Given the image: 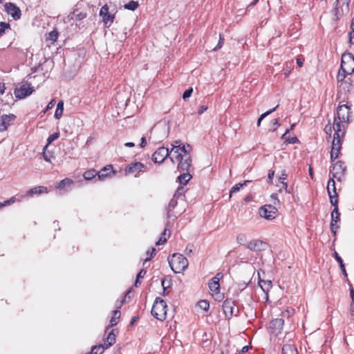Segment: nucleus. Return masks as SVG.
Segmentation results:
<instances>
[{"instance_id": "f257e3e1", "label": "nucleus", "mask_w": 354, "mask_h": 354, "mask_svg": "<svg viewBox=\"0 0 354 354\" xmlns=\"http://www.w3.org/2000/svg\"><path fill=\"white\" fill-rule=\"evenodd\" d=\"M168 262L171 269L175 273H180L185 271L189 264L187 259L179 253H174L171 257H169Z\"/></svg>"}, {"instance_id": "f03ea898", "label": "nucleus", "mask_w": 354, "mask_h": 354, "mask_svg": "<svg viewBox=\"0 0 354 354\" xmlns=\"http://www.w3.org/2000/svg\"><path fill=\"white\" fill-rule=\"evenodd\" d=\"M295 334L286 333L283 339H279L278 344L281 346L282 354H298L297 349L293 342Z\"/></svg>"}, {"instance_id": "7ed1b4c3", "label": "nucleus", "mask_w": 354, "mask_h": 354, "mask_svg": "<svg viewBox=\"0 0 354 354\" xmlns=\"http://www.w3.org/2000/svg\"><path fill=\"white\" fill-rule=\"evenodd\" d=\"M169 132V126L165 122H159L151 129L150 133L155 142H161L168 136Z\"/></svg>"}, {"instance_id": "20e7f679", "label": "nucleus", "mask_w": 354, "mask_h": 354, "mask_svg": "<svg viewBox=\"0 0 354 354\" xmlns=\"http://www.w3.org/2000/svg\"><path fill=\"white\" fill-rule=\"evenodd\" d=\"M167 308V304L162 299L156 298L151 309V315L158 320H164L166 318Z\"/></svg>"}, {"instance_id": "39448f33", "label": "nucleus", "mask_w": 354, "mask_h": 354, "mask_svg": "<svg viewBox=\"0 0 354 354\" xmlns=\"http://www.w3.org/2000/svg\"><path fill=\"white\" fill-rule=\"evenodd\" d=\"M191 149L192 147L189 145H187V146L185 145H174V147L170 151V154L171 155L170 156L171 161L175 163L179 160L180 157L183 156L179 153L180 151L184 153L183 156H185L187 153L190 154Z\"/></svg>"}, {"instance_id": "423d86ee", "label": "nucleus", "mask_w": 354, "mask_h": 354, "mask_svg": "<svg viewBox=\"0 0 354 354\" xmlns=\"http://www.w3.org/2000/svg\"><path fill=\"white\" fill-rule=\"evenodd\" d=\"M340 68L346 73L351 74L354 71V57L351 53L342 55Z\"/></svg>"}, {"instance_id": "0eeeda50", "label": "nucleus", "mask_w": 354, "mask_h": 354, "mask_svg": "<svg viewBox=\"0 0 354 354\" xmlns=\"http://www.w3.org/2000/svg\"><path fill=\"white\" fill-rule=\"evenodd\" d=\"M346 171V167L342 161H337L335 163L330 169V174L333 178H335L337 180H341L344 176Z\"/></svg>"}, {"instance_id": "6e6552de", "label": "nucleus", "mask_w": 354, "mask_h": 354, "mask_svg": "<svg viewBox=\"0 0 354 354\" xmlns=\"http://www.w3.org/2000/svg\"><path fill=\"white\" fill-rule=\"evenodd\" d=\"M99 15L102 18L104 25L107 27L111 26L115 19V14L109 11V6L106 4L104 5L100 8Z\"/></svg>"}, {"instance_id": "1a4fd4ad", "label": "nucleus", "mask_w": 354, "mask_h": 354, "mask_svg": "<svg viewBox=\"0 0 354 354\" xmlns=\"http://www.w3.org/2000/svg\"><path fill=\"white\" fill-rule=\"evenodd\" d=\"M277 209L271 205H266L259 209V215L266 219L272 220L275 218Z\"/></svg>"}, {"instance_id": "9d476101", "label": "nucleus", "mask_w": 354, "mask_h": 354, "mask_svg": "<svg viewBox=\"0 0 354 354\" xmlns=\"http://www.w3.org/2000/svg\"><path fill=\"white\" fill-rule=\"evenodd\" d=\"M34 91V88L30 84L26 83L21 85L19 88L15 89L14 93L15 97L18 99H24L26 97L32 94Z\"/></svg>"}, {"instance_id": "9b49d317", "label": "nucleus", "mask_w": 354, "mask_h": 354, "mask_svg": "<svg viewBox=\"0 0 354 354\" xmlns=\"http://www.w3.org/2000/svg\"><path fill=\"white\" fill-rule=\"evenodd\" d=\"M245 248L250 251L259 252L266 250L267 243L259 239H252L245 244Z\"/></svg>"}, {"instance_id": "f8f14e48", "label": "nucleus", "mask_w": 354, "mask_h": 354, "mask_svg": "<svg viewBox=\"0 0 354 354\" xmlns=\"http://www.w3.org/2000/svg\"><path fill=\"white\" fill-rule=\"evenodd\" d=\"M145 168L144 164L140 162H136L134 163H131L128 165L125 169L126 174H134L135 177H138L141 172H143V169Z\"/></svg>"}, {"instance_id": "ddd939ff", "label": "nucleus", "mask_w": 354, "mask_h": 354, "mask_svg": "<svg viewBox=\"0 0 354 354\" xmlns=\"http://www.w3.org/2000/svg\"><path fill=\"white\" fill-rule=\"evenodd\" d=\"M170 151L166 147H159L152 155V160L154 162H162L169 155Z\"/></svg>"}, {"instance_id": "4468645a", "label": "nucleus", "mask_w": 354, "mask_h": 354, "mask_svg": "<svg viewBox=\"0 0 354 354\" xmlns=\"http://www.w3.org/2000/svg\"><path fill=\"white\" fill-rule=\"evenodd\" d=\"M350 108L346 104L339 105L337 109V119L342 122H348Z\"/></svg>"}, {"instance_id": "2eb2a0df", "label": "nucleus", "mask_w": 354, "mask_h": 354, "mask_svg": "<svg viewBox=\"0 0 354 354\" xmlns=\"http://www.w3.org/2000/svg\"><path fill=\"white\" fill-rule=\"evenodd\" d=\"M346 122H342L338 120L337 118L334 119L333 129L335 131L334 137L335 138H343L345 135V125L344 123Z\"/></svg>"}, {"instance_id": "dca6fc26", "label": "nucleus", "mask_w": 354, "mask_h": 354, "mask_svg": "<svg viewBox=\"0 0 354 354\" xmlns=\"http://www.w3.org/2000/svg\"><path fill=\"white\" fill-rule=\"evenodd\" d=\"M340 221V213L338 207L334 208L331 212L330 230L335 236L337 230L339 228L337 223Z\"/></svg>"}, {"instance_id": "f3484780", "label": "nucleus", "mask_w": 354, "mask_h": 354, "mask_svg": "<svg viewBox=\"0 0 354 354\" xmlns=\"http://www.w3.org/2000/svg\"><path fill=\"white\" fill-rule=\"evenodd\" d=\"M283 319L280 318L272 320L269 326L270 333L275 335L280 334L283 329Z\"/></svg>"}, {"instance_id": "a211bd4d", "label": "nucleus", "mask_w": 354, "mask_h": 354, "mask_svg": "<svg viewBox=\"0 0 354 354\" xmlns=\"http://www.w3.org/2000/svg\"><path fill=\"white\" fill-rule=\"evenodd\" d=\"M178 169L181 171H189L192 164V158L190 154L180 156L179 158Z\"/></svg>"}, {"instance_id": "6ab92c4d", "label": "nucleus", "mask_w": 354, "mask_h": 354, "mask_svg": "<svg viewBox=\"0 0 354 354\" xmlns=\"http://www.w3.org/2000/svg\"><path fill=\"white\" fill-rule=\"evenodd\" d=\"M183 190V188H178L177 191L175 192L173 198L170 200L167 207V217L171 218L172 217L171 212L174 209V208L176 207L178 202H177V197L180 196L182 194V192Z\"/></svg>"}, {"instance_id": "aec40b11", "label": "nucleus", "mask_w": 354, "mask_h": 354, "mask_svg": "<svg viewBox=\"0 0 354 354\" xmlns=\"http://www.w3.org/2000/svg\"><path fill=\"white\" fill-rule=\"evenodd\" d=\"M16 116L13 114H4L0 118V131H5L11 124V122L15 119Z\"/></svg>"}, {"instance_id": "412c9836", "label": "nucleus", "mask_w": 354, "mask_h": 354, "mask_svg": "<svg viewBox=\"0 0 354 354\" xmlns=\"http://www.w3.org/2000/svg\"><path fill=\"white\" fill-rule=\"evenodd\" d=\"M223 312L227 318L236 315L234 311V302L231 299H226L223 303Z\"/></svg>"}, {"instance_id": "4be33fe9", "label": "nucleus", "mask_w": 354, "mask_h": 354, "mask_svg": "<svg viewBox=\"0 0 354 354\" xmlns=\"http://www.w3.org/2000/svg\"><path fill=\"white\" fill-rule=\"evenodd\" d=\"M6 11L8 15L12 16L15 19H18L21 17L20 9L13 3H6L5 4Z\"/></svg>"}, {"instance_id": "5701e85b", "label": "nucleus", "mask_w": 354, "mask_h": 354, "mask_svg": "<svg viewBox=\"0 0 354 354\" xmlns=\"http://www.w3.org/2000/svg\"><path fill=\"white\" fill-rule=\"evenodd\" d=\"M112 174H114L113 167L109 165L97 172V178L100 180H104L106 178L111 177Z\"/></svg>"}, {"instance_id": "b1692460", "label": "nucleus", "mask_w": 354, "mask_h": 354, "mask_svg": "<svg viewBox=\"0 0 354 354\" xmlns=\"http://www.w3.org/2000/svg\"><path fill=\"white\" fill-rule=\"evenodd\" d=\"M209 288L211 292L214 293H218L220 290V284L218 281V277H213L209 282Z\"/></svg>"}, {"instance_id": "393cba45", "label": "nucleus", "mask_w": 354, "mask_h": 354, "mask_svg": "<svg viewBox=\"0 0 354 354\" xmlns=\"http://www.w3.org/2000/svg\"><path fill=\"white\" fill-rule=\"evenodd\" d=\"M113 315L110 320V324L109 326L106 328V332L107 331V330L111 328V327H113L115 325H117V324L118 323V321H119V319L120 317V310H115L113 312Z\"/></svg>"}, {"instance_id": "a878e982", "label": "nucleus", "mask_w": 354, "mask_h": 354, "mask_svg": "<svg viewBox=\"0 0 354 354\" xmlns=\"http://www.w3.org/2000/svg\"><path fill=\"white\" fill-rule=\"evenodd\" d=\"M115 342V335L114 333V330H111L106 338V341H105V344H104L107 348H109L110 346H111Z\"/></svg>"}, {"instance_id": "bb28decb", "label": "nucleus", "mask_w": 354, "mask_h": 354, "mask_svg": "<svg viewBox=\"0 0 354 354\" xmlns=\"http://www.w3.org/2000/svg\"><path fill=\"white\" fill-rule=\"evenodd\" d=\"M343 138H335V137H333V140L332 142V148H331V151H335V152H337V153H339L341 149H342V140Z\"/></svg>"}, {"instance_id": "cd10ccee", "label": "nucleus", "mask_w": 354, "mask_h": 354, "mask_svg": "<svg viewBox=\"0 0 354 354\" xmlns=\"http://www.w3.org/2000/svg\"><path fill=\"white\" fill-rule=\"evenodd\" d=\"M333 256L334 257L335 260L339 263V266L340 267V269H341L343 274L344 275V277H347V272H346V270L345 269V266L344 264L342 259L339 256L338 253L337 252H335V251L333 252Z\"/></svg>"}, {"instance_id": "c85d7f7f", "label": "nucleus", "mask_w": 354, "mask_h": 354, "mask_svg": "<svg viewBox=\"0 0 354 354\" xmlns=\"http://www.w3.org/2000/svg\"><path fill=\"white\" fill-rule=\"evenodd\" d=\"M334 178H335L331 177L329 178L328 181L327 192L328 195L332 194V192L335 194H337L336 192L335 182L334 180Z\"/></svg>"}, {"instance_id": "c756f323", "label": "nucleus", "mask_w": 354, "mask_h": 354, "mask_svg": "<svg viewBox=\"0 0 354 354\" xmlns=\"http://www.w3.org/2000/svg\"><path fill=\"white\" fill-rule=\"evenodd\" d=\"M259 284L264 292H268L272 288V282L270 280H261L259 281Z\"/></svg>"}, {"instance_id": "7c9ffc66", "label": "nucleus", "mask_w": 354, "mask_h": 354, "mask_svg": "<svg viewBox=\"0 0 354 354\" xmlns=\"http://www.w3.org/2000/svg\"><path fill=\"white\" fill-rule=\"evenodd\" d=\"M191 178L192 176L189 171H186L178 177V182L182 185H187Z\"/></svg>"}, {"instance_id": "2f4dec72", "label": "nucleus", "mask_w": 354, "mask_h": 354, "mask_svg": "<svg viewBox=\"0 0 354 354\" xmlns=\"http://www.w3.org/2000/svg\"><path fill=\"white\" fill-rule=\"evenodd\" d=\"M73 183V180L70 178H65L62 180H61L57 185L56 186V188L62 190L65 189L66 187H70Z\"/></svg>"}, {"instance_id": "473e14b6", "label": "nucleus", "mask_w": 354, "mask_h": 354, "mask_svg": "<svg viewBox=\"0 0 354 354\" xmlns=\"http://www.w3.org/2000/svg\"><path fill=\"white\" fill-rule=\"evenodd\" d=\"M64 111V102L62 100H59L57 103V108L55 112V118L56 119H59L62 115Z\"/></svg>"}, {"instance_id": "72a5a7b5", "label": "nucleus", "mask_w": 354, "mask_h": 354, "mask_svg": "<svg viewBox=\"0 0 354 354\" xmlns=\"http://www.w3.org/2000/svg\"><path fill=\"white\" fill-rule=\"evenodd\" d=\"M48 192V189L46 187L44 186H38L34 188H32L28 190V194H42V193H46Z\"/></svg>"}, {"instance_id": "f704fd0d", "label": "nucleus", "mask_w": 354, "mask_h": 354, "mask_svg": "<svg viewBox=\"0 0 354 354\" xmlns=\"http://www.w3.org/2000/svg\"><path fill=\"white\" fill-rule=\"evenodd\" d=\"M107 348L104 344H99L92 347L90 354H102Z\"/></svg>"}, {"instance_id": "c9c22d12", "label": "nucleus", "mask_w": 354, "mask_h": 354, "mask_svg": "<svg viewBox=\"0 0 354 354\" xmlns=\"http://www.w3.org/2000/svg\"><path fill=\"white\" fill-rule=\"evenodd\" d=\"M96 176H97V171L94 169L86 171L83 174L84 179L86 180H92Z\"/></svg>"}, {"instance_id": "e433bc0d", "label": "nucleus", "mask_w": 354, "mask_h": 354, "mask_svg": "<svg viewBox=\"0 0 354 354\" xmlns=\"http://www.w3.org/2000/svg\"><path fill=\"white\" fill-rule=\"evenodd\" d=\"M250 182H251L250 180H245L243 183H238V184H236L235 185H234L231 188L230 192V196H232V195L234 193H236V192H239L241 189V187H243V186L246 185L248 183H249Z\"/></svg>"}, {"instance_id": "4c0bfd02", "label": "nucleus", "mask_w": 354, "mask_h": 354, "mask_svg": "<svg viewBox=\"0 0 354 354\" xmlns=\"http://www.w3.org/2000/svg\"><path fill=\"white\" fill-rule=\"evenodd\" d=\"M138 6L139 4L137 1H130L124 5V8L127 10L133 11L138 8Z\"/></svg>"}, {"instance_id": "58836bf2", "label": "nucleus", "mask_w": 354, "mask_h": 354, "mask_svg": "<svg viewBox=\"0 0 354 354\" xmlns=\"http://www.w3.org/2000/svg\"><path fill=\"white\" fill-rule=\"evenodd\" d=\"M58 35L59 34L57 30H53L48 34V35L46 37V41H50L53 44L57 39Z\"/></svg>"}, {"instance_id": "ea45409f", "label": "nucleus", "mask_w": 354, "mask_h": 354, "mask_svg": "<svg viewBox=\"0 0 354 354\" xmlns=\"http://www.w3.org/2000/svg\"><path fill=\"white\" fill-rule=\"evenodd\" d=\"M278 106H279V105H277L274 108L270 109L269 111H266V113L261 114L257 120V126L259 127L261 124V120L263 119H264L266 116L270 115V113H273L278 108Z\"/></svg>"}, {"instance_id": "a19ab883", "label": "nucleus", "mask_w": 354, "mask_h": 354, "mask_svg": "<svg viewBox=\"0 0 354 354\" xmlns=\"http://www.w3.org/2000/svg\"><path fill=\"white\" fill-rule=\"evenodd\" d=\"M247 240L246 235L245 234H239L236 236L237 243L240 245H243L245 247V242Z\"/></svg>"}, {"instance_id": "79ce46f5", "label": "nucleus", "mask_w": 354, "mask_h": 354, "mask_svg": "<svg viewBox=\"0 0 354 354\" xmlns=\"http://www.w3.org/2000/svg\"><path fill=\"white\" fill-rule=\"evenodd\" d=\"M330 198V202L331 205L334 207V208L338 207V199H337V194H334L328 195Z\"/></svg>"}, {"instance_id": "37998d69", "label": "nucleus", "mask_w": 354, "mask_h": 354, "mask_svg": "<svg viewBox=\"0 0 354 354\" xmlns=\"http://www.w3.org/2000/svg\"><path fill=\"white\" fill-rule=\"evenodd\" d=\"M59 133H54L53 134H51L50 136H49V137L47 139V141H48V143L47 145L44 147V150H45L48 145L49 144H50L52 142H53L54 140H55L56 139H57L59 138Z\"/></svg>"}, {"instance_id": "c03bdc74", "label": "nucleus", "mask_w": 354, "mask_h": 354, "mask_svg": "<svg viewBox=\"0 0 354 354\" xmlns=\"http://www.w3.org/2000/svg\"><path fill=\"white\" fill-rule=\"evenodd\" d=\"M198 306H199V308H201V309L205 310V311H207L208 309H209V304L207 301L206 300H201L198 302Z\"/></svg>"}, {"instance_id": "a18cd8bd", "label": "nucleus", "mask_w": 354, "mask_h": 354, "mask_svg": "<svg viewBox=\"0 0 354 354\" xmlns=\"http://www.w3.org/2000/svg\"><path fill=\"white\" fill-rule=\"evenodd\" d=\"M347 75H350L349 73H346L342 71V69L339 68L338 74L337 75V80L338 82H343L344 79L346 78V76Z\"/></svg>"}, {"instance_id": "49530a36", "label": "nucleus", "mask_w": 354, "mask_h": 354, "mask_svg": "<svg viewBox=\"0 0 354 354\" xmlns=\"http://www.w3.org/2000/svg\"><path fill=\"white\" fill-rule=\"evenodd\" d=\"M9 28V24L6 22H0V37L5 32L6 29Z\"/></svg>"}, {"instance_id": "de8ad7c7", "label": "nucleus", "mask_w": 354, "mask_h": 354, "mask_svg": "<svg viewBox=\"0 0 354 354\" xmlns=\"http://www.w3.org/2000/svg\"><path fill=\"white\" fill-rule=\"evenodd\" d=\"M156 254V249L154 248H153L151 249V252H149V250H148L147 252V255H149V257H147L145 259V262H144V265L149 261L151 260V259Z\"/></svg>"}, {"instance_id": "09e8293b", "label": "nucleus", "mask_w": 354, "mask_h": 354, "mask_svg": "<svg viewBox=\"0 0 354 354\" xmlns=\"http://www.w3.org/2000/svg\"><path fill=\"white\" fill-rule=\"evenodd\" d=\"M193 93V88L192 87L189 88L188 89L185 90L183 94V98L184 100H186L189 98Z\"/></svg>"}, {"instance_id": "8fccbe9b", "label": "nucleus", "mask_w": 354, "mask_h": 354, "mask_svg": "<svg viewBox=\"0 0 354 354\" xmlns=\"http://www.w3.org/2000/svg\"><path fill=\"white\" fill-rule=\"evenodd\" d=\"M15 197H12L9 200L6 201L3 203H0V207L6 206L7 205H10V204L15 203Z\"/></svg>"}, {"instance_id": "3c124183", "label": "nucleus", "mask_w": 354, "mask_h": 354, "mask_svg": "<svg viewBox=\"0 0 354 354\" xmlns=\"http://www.w3.org/2000/svg\"><path fill=\"white\" fill-rule=\"evenodd\" d=\"M288 178V174H286V171H283L281 176L279 178V181L281 183V181L284 182L285 180H286Z\"/></svg>"}, {"instance_id": "603ef678", "label": "nucleus", "mask_w": 354, "mask_h": 354, "mask_svg": "<svg viewBox=\"0 0 354 354\" xmlns=\"http://www.w3.org/2000/svg\"><path fill=\"white\" fill-rule=\"evenodd\" d=\"M55 104V100H52L47 105L46 109L44 110V113H46V111L51 109L54 107Z\"/></svg>"}, {"instance_id": "864d4df0", "label": "nucleus", "mask_w": 354, "mask_h": 354, "mask_svg": "<svg viewBox=\"0 0 354 354\" xmlns=\"http://www.w3.org/2000/svg\"><path fill=\"white\" fill-rule=\"evenodd\" d=\"M282 187L280 189V191L283 189L286 193L290 194L291 191L288 189V185L286 183L281 181Z\"/></svg>"}, {"instance_id": "5fc2aeb1", "label": "nucleus", "mask_w": 354, "mask_h": 354, "mask_svg": "<svg viewBox=\"0 0 354 354\" xmlns=\"http://www.w3.org/2000/svg\"><path fill=\"white\" fill-rule=\"evenodd\" d=\"M339 153L333 151H330V160L331 162L335 161L338 158Z\"/></svg>"}, {"instance_id": "6e6d98bb", "label": "nucleus", "mask_w": 354, "mask_h": 354, "mask_svg": "<svg viewBox=\"0 0 354 354\" xmlns=\"http://www.w3.org/2000/svg\"><path fill=\"white\" fill-rule=\"evenodd\" d=\"M223 43V38L221 37V35H219V41L217 46L214 48V50H216L222 47Z\"/></svg>"}, {"instance_id": "4d7b16f0", "label": "nucleus", "mask_w": 354, "mask_h": 354, "mask_svg": "<svg viewBox=\"0 0 354 354\" xmlns=\"http://www.w3.org/2000/svg\"><path fill=\"white\" fill-rule=\"evenodd\" d=\"M207 109V106H205V105H202L201 106H199L198 109V114H202Z\"/></svg>"}, {"instance_id": "13d9d810", "label": "nucleus", "mask_w": 354, "mask_h": 354, "mask_svg": "<svg viewBox=\"0 0 354 354\" xmlns=\"http://www.w3.org/2000/svg\"><path fill=\"white\" fill-rule=\"evenodd\" d=\"M146 270H144V269H142L139 272L138 274H137V277L140 279V278H143L144 276L146 274Z\"/></svg>"}, {"instance_id": "bf43d9fd", "label": "nucleus", "mask_w": 354, "mask_h": 354, "mask_svg": "<svg viewBox=\"0 0 354 354\" xmlns=\"http://www.w3.org/2000/svg\"><path fill=\"white\" fill-rule=\"evenodd\" d=\"M273 126H274L273 131H275L277 129V128L280 126V123L279 122V119H274L273 120Z\"/></svg>"}, {"instance_id": "052dcab7", "label": "nucleus", "mask_w": 354, "mask_h": 354, "mask_svg": "<svg viewBox=\"0 0 354 354\" xmlns=\"http://www.w3.org/2000/svg\"><path fill=\"white\" fill-rule=\"evenodd\" d=\"M167 241L165 238L160 237L159 240L156 243V245L164 244Z\"/></svg>"}, {"instance_id": "680f3d73", "label": "nucleus", "mask_w": 354, "mask_h": 354, "mask_svg": "<svg viewBox=\"0 0 354 354\" xmlns=\"http://www.w3.org/2000/svg\"><path fill=\"white\" fill-rule=\"evenodd\" d=\"M146 145H147L146 138H145V136H143L141 138L140 145V147L142 148H143V147H145L146 146Z\"/></svg>"}, {"instance_id": "e2e57ef3", "label": "nucleus", "mask_w": 354, "mask_h": 354, "mask_svg": "<svg viewBox=\"0 0 354 354\" xmlns=\"http://www.w3.org/2000/svg\"><path fill=\"white\" fill-rule=\"evenodd\" d=\"M349 41L352 46H354V32L353 30L351 32L349 36Z\"/></svg>"}, {"instance_id": "0e129e2a", "label": "nucleus", "mask_w": 354, "mask_h": 354, "mask_svg": "<svg viewBox=\"0 0 354 354\" xmlns=\"http://www.w3.org/2000/svg\"><path fill=\"white\" fill-rule=\"evenodd\" d=\"M271 198L274 201V205H277V204L279 203V199L277 197V194H272L271 195Z\"/></svg>"}, {"instance_id": "69168bd1", "label": "nucleus", "mask_w": 354, "mask_h": 354, "mask_svg": "<svg viewBox=\"0 0 354 354\" xmlns=\"http://www.w3.org/2000/svg\"><path fill=\"white\" fill-rule=\"evenodd\" d=\"M6 87L4 83L0 82V94L3 95L5 93Z\"/></svg>"}, {"instance_id": "338daca9", "label": "nucleus", "mask_w": 354, "mask_h": 354, "mask_svg": "<svg viewBox=\"0 0 354 354\" xmlns=\"http://www.w3.org/2000/svg\"><path fill=\"white\" fill-rule=\"evenodd\" d=\"M274 171H270L269 173H268V180L269 181H272L273 178H274Z\"/></svg>"}, {"instance_id": "774afa93", "label": "nucleus", "mask_w": 354, "mask_h": 354, "mask_svg": "<svg viewBox=\"0 0 354 354\" xmlns=\"http://www.w3.org/2000/svg\"><path fill=\"white\" fill-rule=\"evenodd\" d=\"M250 348H251V347H250V346H243V347L242 348V349H241V351L240 353H241V354H243V353H245L248 352V350H249Z\"/></svg>"}]
</instances>
